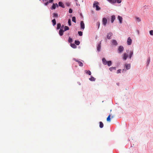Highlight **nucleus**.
Here are the masks:
<instances>
[{
	"label": "nucleus",
	"mask_w": 153,
	"mask_h": 153,
	"mask_svg": "<svg viewBox=\"0 0 153 153\" xmlns=\"http://www.w3.org/2000/svg\"><path fill=\"white\" fill-rule=\"evenodd\" d=\"M107 19L105 18H103L102 19V22L103 24L105 26L107 24Z\"/></svg>",
	"instance_id": "obj_3"
},
{
	"label": "nucleus",
	"mask_w": 153,
	"mask_h": 153,
	"mask_svg": "<svg viewBox=\"0 0 153 153\" xmlns=\"http://www.w3.org/2000/svg\"><path fill=\"white\" fill-rule=\"evenodd\" d=\"M100 128H102L103 127V124L102 122H100Z\"/></svg>",
	"instance_id": "obj_22"
},
{
	"label": "nucleus",
	"mask_w": 153,
	"mask_h": 153,
	"mask_svg": "<svg viewBox=\"0 0 153 153\" xmlns=\"http://www.w3.org/2000/svg\"><path fill=\"white\" fill-rule=\"evenodd\" d=\"M52 22L53 23V25L54 26L55 25H56V21L55 19H53L52 21Z\"/></svg>",
	"instance_id": "obj_29"
},
{
	"label": "nucleus",
	"mask_w": 153,
	"mask_h": 153,
	"mask_svg": "<svg viewBox=\"0 0 153 153\" xmlns=\"http://www.w3.org/2000/svg\"><path fill=\"white\" fill-rule=\"evenodd\" d=\"M107 1L112 4H114L116 3L115 0H107Z\"/></svg>",
	"instance_id": "obj_16"
},
{
	"label": "nucleus",
	"mask_w": 153,
	"mask_h": 153,
	"mask_svg": "<svg viewBox=\"0 0 153 153\" xmlns=\"http://www.w3.org/2000/svg\"><path fill=\"white\" fill-rule=\"evenodd\" d=\"M80 42L79 41L75 40V43L77 45H79Z\"/></svg>",
	"instance_id": "obj_31"
},
{
	"label": "nucleus",
	"mask_w": 153,
	"mask_h": 153,
	"mask_svg": "<svg viewBox=\"0 0 153 153\" xmlns=\"http://www.w3.org/2000/svg\"><path fill=\"white\" fill-rule=\"evenodd\" d=\"M99 4V3L98 2L96 1H95L94 2V3L93 4V7H96V10H100V7L98 6V5Z\"/></svg>",
	"instance_id": "obj_1"
},
{
	"label": "nucleus",
	"mask_w": 153,
	"mask_h": 153,
	"mask_svg": "<svg viewBox=\"0 0 153 153\" xmlns=\"http://www.w3.org/2000/svg\"><path fill=\"white\" fill-rule=\"evenodd\" d=\"M149 33L151 35H153V30H151L150 31H149Z\"/></svg>",
	"instance_id": "obj_39"
},
{
	"label": "nucleus",
	"mask_w": 153,
	"mask_h": 153,
	"mask_svg": "<svg viewBox=\"0 0 153 153\" xmlns=\"http://www.w3.org/2000/svg\"><path fill=\"white\" fill-rule=\"evenodd\" d=\"M111 114H109L107 118V121L108 122L111 121Z\"/></svg>",
	"instance_id": "obj_18"
},
{
	"label": "nucleus",
	"mask_w": 153,
	"mask_h": 153,
	"mask_svg": "<svg viewBox=\"0 0 153 153\" xmlns=\"http://www.w3.org/2000/svg\"><path fill=\"white\" fill-rule=\"evenodd\" d=\"M80 27L81 28L84 29L85 28V24L83 21H82L80 22Z\"/></svg>",
	"instance_id": "obj_5"
},
{
	"label": "nucleus",
	"mask_w": 153,
	"mask_h": 153,
	"mask_svg": "<svg viewBox=\"0 0 153 153\" xmlns=\"http://www.w3.org/2000/svg\"><path fill=\"white\" fill-rule=\"evenodd\" d=\"M72 39L70 37H69V38H68V42L69 43H71L72 42Z\"/></svg>",
	"instance_id": "obj_33"
},
{
	"label": "nucleus",
	"mask_w": 153,
	"mask_h": 153,
	"mask_svg": "<svg viewBox=\"0 0 153 153\" xmlns=\"http://www.w3.org/2000/svg\"><path fill=\"white\" fill-rule=\"evenodd\" d=\"M112 44L115 45H117V42L115 40H113L112 41Z\"/></svg>",
	"instance_id": "obj_15"
},
{
	"label": "nucleus",
	"mask_w": 153,
	"mask_h": 153,
	"mask_svg": "<svg viewBox=\"0 0 153 153\" xmlns=\"http://www.w3.org/2000/svg\"><path fill=\"white\" fill-rule=\"evenodd\" d=\"M69 30V28L68 26H65L64 27V31H65L67 30Z\"/></svg>",
	"instance_id": "obj_30"
},
{
	"label": "nucleus",
	"mask_w": 153,
	"mask_h": 153,
	"mask_svg": "<svg viewBox=\"0 0 153 153\" xmlns=\"http://www.w3.org/2000/svg\"><path fill=\"white\" fill-rule=\"evenodd\" d=\"M39 0L40 1V0Z\"/></svg>",
	"instance_id": "obj_48"
},
{
	"label": "nucleus",
	"mask_w": 153,
	"mask_h": 153,
	"mask_svg": "<svg viewBox=\"0 0 153 153\" xmlns=\"http://www.w3.org/2000/svg\"><path fill=\"white\" fill-rule=\"evenodd\" d=\"M73 60L75 61L76 62H78V61H79L78 60H76V59L75 58H73Z\"/></svg>",
	"instance_id": "obj_42"
},
{
	"label": "nucleus",
	"mask_w": 153,
	"mask_h": 153,
	"mask_svg": "<svg viewBox=\"0 0 153 153\" xmlns=\"http://www.w3.org/2000/svg\"><path fill=\"white\" fill-rule=\"evenodd\" d=\"M115 19V17L114 15H113L111 16V22L112 23H113L114 20Z\"/></svg>",
	"instance_id": "obj_17"
},
{
	"label": "nucleus",
	"mask_w": 153,
	"mask_h": 153,
	"mask_svg": "<svg viewBox=\"0 0 153 153\" xmlns=\"http://www.w3.org/2000/svg\"><path fill=\"white\" fill-rule=\"evenodd\" d=\"M61 27V25L60 23H58L57 24V29L58 30Z\"/></svg>",
	"instance_id": "obj_26"
},
{
	"label": "nucleus",
	"mask_w": 153,
	"mask_h": 153,
	"mask_svg": "<svg viewBox=\"0 0 153 153\" xmlns=\"http://www.w3.org/2000/svg\"><path fill=\"white\" fill-rule=\"evenodd\" d=\"M59 6L63 8H65V6L62 2L60 1L59 2Z\"/></svg>",
	"instance_id": "obj_14"
},
{
	"label": "nucleus",
	"mask_w": 153,
	"mask_h": 153,
	"mask_svg": "<svg viewBox=\"0 0 153 153\" xmlns=\"http://www.w3.org/2000/svg\"><path fill=\"white\" fill-rule=\"evenodd\" d=\"M53 17L55 18L58 17V14L57 13H53Z\"/></svg>",
	"instance_id": "obj_21"
},
{
	"label": "nucleus",
	"mask_w": 153,
	"mask_h": 153,
	"mask_svg": "<svg viewBox=\"0 0 153 153\" xmlns=\"http://www.w3.org/2000/svg\"><path fill=\"white\" fill-rule=\"evenodd\" d=\"M102 62L103 64L106 65L107 64V62L105 58H103L102 59Z\"/></svg>",
	"instance_id": "obj_11"
},
{
	"label": "nucleus",
	"mask_w": 153,
	"mask_h": 153,
	"mask_svg": "<svg viewBox=\"0 0 153 153\" xmlns=\"http://www.w3.org/2000/svg\"><path fill=\"white\" fill-rule=\"evenodd\" d=\"M65 31H64V30L62 29H60L59 31V35L60 36H62L63 35V33Z\"/></svg>",
	"instance_id": "obj_10"
},
{
	"label": "nucleus",
	"mask_w": 153,
	"mask_h": 153,
	"mask_svg": "<svg viewBox=\"0 0 153 153\" xmlns=\"http://www.w3.org/2000/svg\"><path fill=\"white\" fill-rule=\"evenodd\" d=\"M57 6V7H58V6L57 4H54L53 3L52 6V7H51V9L52 10L55 9H56V7Z\"/></svg>",
	"instance_id": "obj_6"
},
{
	"label": "nucleus",
	"mask_w": 153,
	"mask_h": 153,
	"mask_svg": "<svg viewBox=\"0 0 153 153\" xmlns=\"http://www.w3.org/2000/svg\"><path fill=\"white\" fill-rule=\"evenodd\" d=\"M71 46L73 48H76V45L74 43H71Z\"/></svg>",
	"instance_id": "obj_19"
},
{
	"label": "nucleus",
	"mask_w": 153,
	"mask_h": 153,
	"mask_svg": "<svg viewBox=\"0 0 153 153\" xmlns=\"http://www.w3.org/2000/svg\"><path fill=\"white\" fill-rule=\"evenodd\" d=\"M64 27V25H62V26L61 27V29H63V28Z\"/></svg>",
	"instance_id": "obj_45"
},
{
	"label": "nucleus",
	"mask_w": 153,
	"mask_h": 153,
	"mask_svg": "<svg viewBox=\"0 0 153 153\" xmlns=\"http://www.w3.org/2000/svg\"><path fill=\"white\" fill-rule=\"evenodd\" d=\"M121 69H119L117 71V73L118 74L121 73Z\"/></svg>",
	"instance_id": "obj_40"
},
{
	"label": "nucleus",
	"mask_w": 153,
	"mask_h": 153,
	"mask_svg": "<svg viewBox=\"0 0 153 153\" xmlns=\"http://www.w3.org/2000/svg\"><path fill=\"white\" fill-rule=\"evenodd\" d=\"M133 51H130V55H129V58L131 59L132 56L133 55Z\"/></svg>",
	"instance_id": "obj_23"
},
{
	"label": "nucleus",
	"mask_w": 153,
	"mask_h": 153,
	"mask_svg": "<svg viewBox=\"0 0 153 153\" xmlns=\"http://www.w3.org/2000/svg\"><path fill=\"white\" fill-rule=\"evenodd\" d=\"M89 80L91 81H94L95 80V79L91 76V77L89 78Z\"/></svg>",
	"instance_id": "obj_25"
},
{
	"label": "nucleus",
	"mask_w": 153,
	"mask_h": 153,
	"mask_svg": "<svg viewBox=\"0 0 153 153\" xmlns=\"http://www.w3.org/2000/svg\"><path fill=\"white\" fill-rule=\"evenodd\" d=\"M112 64V62L111 61H110L107 62V64L108 65V66H110Z\"/></svg>",
	"instance_id": "obj_28"
},
{
	"label": "nucleus",
	"mask_w": 153,
	"mask_h": 153,
	"mask_svg": "<svg viewBox=\"0 0 153 153\" xmlns=\"http://www.w3.org/2000/svg\"><path fill=\"white\" fill-rule=\"evenodd\" d=\"M127 44L128 45H130L132 43V39L130 37H128L127 40Z\"/></svg>",
	"instance_id": "obj_2"
},
{
	"label": "nucleus",
	"mask_w": 153,
	"mask_h": 153,
	"mask_svg": "<svg viewBox=\"0 0 153 153\" xmlns=\"http://www.w3.org/2000/svg\"><path fill=\"white\" fill-rule=\"evenodd\" d=\"M69 12L70 13H72V10L70 8L69 10Z\"/></svg>",
	"instance_id": "obj_41"
},
{
	"label": "nucleus",
	"mask_w": 153,
	"mask_h": 153,
	"mask_svg": "<svg viewBox=\"0 0 153 153\" xmlns=\"http://www.w3.org/2000/svg\"><path fill=\"white\" fill-rule=\"evenodd\" d=\"M109 70L111 71H112L113 70H116V68L115 67H111L109 68Z\"/></svg>",
	"instance_id": "obj_27"
},
{
	"label": "nucleus",
	"mask_w": 153,
	"mask_h": 153,
	"mask_svg": "<svg viewBox=\"0 0 153 153\" xmlns=\"http://www.w3.org/2000/svg\"><path fill=\"white\" fill-rule=\"evenodd\" d=\"M78 33L79 34V35L81 36L82 35V33L81 31H78Z\"/></svg>",
	"instance_id": "obj_36"
},
{
	"label": "nucleus",
	"mask_w": 153,
	"mask_h": 153,
	"mask_svg": "<svg viewBox=\"0 0 153 153\" xmlns=\"http://www.w3.org/2000/svg\"><path fill=\"white\" fill-rule=\"evenodd\" d=\"M136 19L138 22H140L141 21V19L139 17H136Z\"/></svg>",
	"instance_id": "obj_34"
},
{
	"label": "nucleus",
	"mask_w": 153,
	"mask_h": 153,
	"mask_svg": "<svg viewBox=\"0 0 153 153\" xmlns=\"http://www.w3.org/2000/svg\"><path fill=\"white\" fill-rule=\"evenodd\" d=\"M118 19L120 21V23H122L123 18L122 17L120 16H118Z\"/></svg>",
	"instance_id": "obj_13"
},
{
	"label": "nucleus",
	"mask_w": 153,
	"mask_h": 153,
	"mask_svg": "<svg viewBox=\"0 0 153 153\" xmlns=\"http://www.w3.org/2000/svg\"><path fill=\"white\" fill-rule=\"evenodd\" d=\"M124 50V48L122 46H120L118 49L119 53H120L122 52Z\"/></svg>",
	"instance_id": "obj_4"
},
{
	"label": "nucleus",
	"mask_w": 153,
	"mask_h": 153,
	"mask_svg": "<svg viewBox=\"0 0 153 153\" xmlns=\"http://www.w3.org/2000/svg\"><path fill=\"white\" fill-rule=\"evenodd\" d=\"M113 117H114V116H111V118H113Z\"/></svg>",
	"instance_id": "obj_47"
},
{
	"label": "nucleus",
	"mask_w": 153,
	"mask_h": 153,
	"mask_svg": "<svg viewBox=\"0 0 153 153\" xmlns=\"http://www.w3.org/2000/svg\"><path fill=\"white\" fill-rule=\"evenodd\" d=\"M53 1V0H49V2L51 3Z\"/></svg>",
	"instance_id": "obj_43"
},
{
	"label": "nucleus",
	"mask_w": 153,
	"mask_h": 153,
	"mask_svg": "<svg viewBox=\"0 0 153 153\" xmlns=\"http://www.w3.org/2000/svg\"><path fill=\"white\" fill-rule=\"evenodd\" d=\"M128 57V56L127 54L126 53H125L123 55V59L124 60H126L127 59Z\"/></svg>",
	"instance_id": "obj_7"
},
{
	"label": "nucleus",
	"mask_w": 153,
	"mask_h": 153,
	"mask_svg": "<svg viewBox=\"0 0 153 153\" xmlns=\"http://www.w3.org/2000/svg\"><path fill=\"white\" fill-rule=\"evenodd\" d=\"M101 42H100V43L98 45L97 47V50L98 51H100V49H101Z\"/></svg>",
	"instance_id": "obj_8"
},
{
	"label": "nucleus",
	"mask_w": 153,
	"mask_h": 153,
	"mask_svg": "<svg viewBox=\"0 0 153 153\" xmlns=\"http://www.w3.org/2000/svg\"><path fill=\"white\" fill-rule=\"evenodd\" d=\"M125 66L126 67V69L127 70H128L130 68V67H131V65H130V64H126L125 65Z\"/></svg>",
	"instance_id": "obj_9"
},
{
	"label": "nucleus",
	"mask_w": 153,
	"mask_h": 153,
	"mask_svg": "<svg viewBox=\"0 0 153 153\" xmlns=\"http://www.w3.org/2000/svg\"><path fill=\"white\" fill-rule=\"evenodd\" d=\"M68 23L69 25L71 26V19H68Z\"/></svg>",
	"instance_id": "obj_35"
},
{
	"label": "nucleus",
	"mask_w": 153,
	"mask_h": 153,
	"mask_svg": "<svg viewBox=\"0 0 153 153\" xmlns=\"http://www.w3.org/2000/svg\"><path fill=\"white\" fill-rule=\"evenodd\" d=\"M115 1H116V2H117L118 3H120L122 1V0H115Z\"/></svg>",
	"instance_id": "obj_38"
},
{
	"label": "nucleus",
	"mask_w": 153,
	"mask_h": 153,
	"mask_svg": "<svg viewBox=\"0 0 153 153\" xmlns=\"http://www.w3.org/2000/svg\"><path fill=\"white\" fill-rule=\"evenodd\" d=\"M78 63L79 66L82 67L83 66V64L81 62L79 61Z\"/></svg>",
	"instance_id": "obj_24"
},
{
	"label": "nucleus",
	"mask_w": 153,
	"mask_h": 153,
	"mask_svg": "<svg viewBox=\"0 0 153 153\" xmlns=\"http://www.w3.org/2000/svg\"><path fill=\"white\" fill-rule=\"evenodd\" d=\"M150 58L149 57V58H148L147 60V63L148 65L149 64V63L150 62Z\"/></svg>",
	"instance_id": "obj_37"
},
{
	"label": "nucleus",
	"mask_w": 153,
	"mask_h": 153,
	"mask_svg": "<svg viewBox=\"0 0 153 153\" xmlns=\"http://www.w3.org/2000/svg\"><path fill=\"white\" fill-rule=\"evenodd\" d=\"M97 24H98V25H99V26H100V23L99 22H98V23H97Z\"/></svg>",
	"instance_id": "obj_46"
},
{
	"label": "nucleus",
	"mask_w": 153,
	"mask_h": 153,
	"mask_svg": "<svg viewBox=\"0 0 153 153\" xmlns=\"http://www.w3.org/2000/svg\"><path fill=\"white\" fill-rule=\"evenodd\" d=\"M72 21H73V22H74L75 23L76 22V18L74 16V17H72Z\"/></svg>",
	"instance_id": "obj_32"
},
{
	"label": "nucleus",
	"mask_w": 153,
	"mask_h": 153,
	"mask_svg": "<svg viewBox=\"0 0 153 153\" xmlns=\"http://www.w3.org/2000/svg\"><path fill=\"white\" fill-rule=\"evenodd\" d=\"M48 2H47L45 4V5H48Z\"/></svg>",
	"instance_id": "obj_44"
},
{
	"label": "nucleus",
	"mask_w": 153,
	"mask_h": 153,
	"mask_svg": "<svg viewBox=\"0 0 153 153\" xmlns=\"http://www.w3.org/2000/svg\"><path fill=\"white\" fill-rule=\"evenodd\" d=\"M112 35V33H108L107 35V38L108 39H111V37Z\"/></svg>",
	"instance_id": "obj_12"
},
{
	"label": "nucleus",
	"mask_w": 153,
	"mask_h": 153,
	"mask_svg": "<svg viewBox=\"0 0 153 153\" xmlns=\"http://www.w3.org/2000/svg\"><path fill=\"white\" fill-rule=\"evenodd\" d=\"M85 72L87 74H88L89 75H91V71L89 70H85Z\"/></svg>",
	"instance_id": "obj_20"
}]
</instances>
